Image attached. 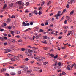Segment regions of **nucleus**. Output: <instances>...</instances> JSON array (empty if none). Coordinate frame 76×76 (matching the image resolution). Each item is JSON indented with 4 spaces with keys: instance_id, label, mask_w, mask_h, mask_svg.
Instances as JSON below:
<instances>
[{
    "instance_id": "nucleus-1",
    "label": "nucleus",
    "mask_w": 76,
    "mask_h": 76,
    "mask_svg": "<svg viewBox=\"0 0 76 76\" xmlns=\"http://www.w3.org/2000/svg\"><path fill=\"white\" fill-rule=\"evenodd\" d=\"M28 69H29L28 67L26 66L24 67L23 70L25 71V72L27 71V74H30V73L32 72V71L31 70H28Z\"/></svg>"
},
{
    "instance_id": "nucleus-2",
    "label": "nucleus",
    "mask_w": 76,
    "mask_h": 76,
    "mask_svg": "<svg viewBox=\"0 0 76 76\" xmlns=\"http://www.w3.org/2000/svg\"><path fill=\"white\" fill-rule=\"evenodd\" d=\"M18 4L20 5L19 7V9L23 8V7L24 6V5H25L24 3L22 2V1H19L18 2Z\"/></svg>"
},
{
    "instance_id": "nucleus-3",
    "label": "nucleus",
    "mask_w": 76,
    "mask_h": 76,
    "mask_svg": "<svg viewBox=\"0 0 76 76\" xmlns=\"http://www.w3.org/2000/svg\"><path fill=\"white\" fill-rule=\"evenodd\" d=\"M34 59H36L37 60V61H42L44 59H45L44 58H42V57H34Z\"/></svg>"
},
{
    "instance_id": "nucleus-4",
    "label": "nucleus",
    "mask_w": 76,
    "mask_h": 76,
    "mask_svg": "<svg viewBox=\"0 0 76 76\" xmlns=\"http://www.w3.org/2000/svg\"><path fill=\"white\" fill-rule=\"evenodd\" d=\"M66 19L68 22H71L72 21V19L68 16H66Z\"/></svg>"
},
{
    "instance_id": "nucleus-5",
    "label": "nucleus",
    "mask_w": 76,
    "mask_h": 76,
    "mask_svg": "<svg viewBox=\"0 0 76 76\" xmlns=\"http://www.w3.org/2000/svg\"><path fill=\"white\" fill-rule=\"evenodd\" d=\"M60 16V15L59 13H58L57 14H56L55 16V17H56V19H58V16Z\"/></svg>"
},
{
    "instance_id": "nucleus-6",
    "label": "nucleus",
    "mask_w": 76,
    "mask_h": 76,
    "mask_svg": "<svg viewBox=\"0 0 76 76\" xmlns=\"http://www.w3.org/2000/svg\"><path fill=\"white\" fill-rule=\"evenodd\" d=\"M73 33V31H69L68 32V34L67 35V36H69L71 34Z\"/></svg>"
},
{
    "instance_id": "nucleus-7",
    "label": "nucleus",
    "mask_w": 76,
    "mask_h": 76,
    "mask_svg": "<svg viewBox=\"0 0 76 76\" xmlns=\"http://www.w3.org/2000/svg\"><path fill=\"white\" fill-rule=\"evenodd\" d=\"M15 33L16 34H17V35H19L20 34V31L16 30Z\"/></svg>"
},
{
    "instance_id": "nucleus-8",
    "label": "nucleus",
    "mask_w": 76,
    "mask_h": 76,
    "mask_svg": "<svg viewBox=\"0 0 76 76\" xmlns=\"http://www.w3.org/2000/svg\"><path fill=\"white\" fill-rule=\"evenodd\" d=\"M6 70V69L5 68H3L2 69H1V72H5Z\"/></svg>"
},
{
    "instance_id": "nucleus-9",
    "label": "nucleus",
    "mask_w": 76,
    "mask_h": 76,
    "mask_svg": "<svg viewBox=\"0 0 76 76\" xmlns=\"http://www.w3.org/2000/svg\"><path fill=\"white\" fill-rule=\"evenodd\" d=\"M15 60H19V56L14 57Z\"/></svg>"
},
{
    "instance_id": "nucleus-10",
    "label": "nucleus",
    "mask_w": 76,
    "mask_h": 76,
    "mask_svg": "<svg viewBox=\"0 0 76 76\" xmlns=\"http://www.w3.org/2000/svg\"><path fill=\"white\" fill-rule=\"evenodd\" d=\"M66 69L68 70H70L71 69V66L70 65H68Z\"/></svg>"
},
{
    "instance_id": "nucleus-11",
    "label": "nucleus",
    "mask_w": 76,
    "mask_h": 76,
    "mask_svg": "<svg viewBox=\"0 0 76 76\" xmlns=\"http://www.w3.org/2000/svg\"><path fill=\"white\" fill-rule=\"evenodd\" d=\"M38 68L37 67H35L34 68L33 71H34V72H37V71H38Z\"/></svg>"
},
{
    "instance_id": "nucleus-12",
    "label": "nucleus",
    "mask_w": 76,
    "mask_h": 76,
    "mask_svg": "<svg viewBox=\"0 0 76 76\" xmlns=\"http://www.w3.org/2000/svg\"><path fill=\"white\" fill-rule=\"evenodd\" d=\"M22 24V26H26V23L25 22H23Z\"/></svg>"
},
{
    "instance_id": "nucleus-13",
    "label": "nucleus",
    "mask_w": 76,
    "mask_h": 76,
    "mask_svg": "<svg viewBox=\"0 0 76 76\" xmlns=\"http://www.w3.org/2000/svg\"><path fill=\"white\" fill-rule=\"evenodd\" d=\"M4 50L6 51H7V52L8 53L9 52H10V51H11V50H10V49H6Z\"/></svg>"
},
{
    "instance_id": "nucleus-14",
    "label": "nucleus",
    "mask_w": 76,
    "mask_h": 76,
    "mask_svg": "<svg viewBox=\"0 0 76 76\" xmlns=\"http://www.w3.org/2000/svg\"><path fill=\"white\" fill-rule=\"evenodd\" d=\"M32 54L30 53H27V55L28 56H31Z\"/></svg>"
},
{
    "instance_id": "nucleus-15",
    "label": "nucleus",
    "mask_w": 76,
    "mask_h": 76,
    "mask_svg": "<svg viewBox=\"0 0 76 76\" xmlns=\"http://www.w3.org/2000/svg\"><path fill=\"white\" fill-rule=\"evenodd\" d=\"M8 56L9 57H12L14 56V55L12 54H8Z\"/></svg>"
},
{
    "instance_id": "nucleus-16",
    "label": "nucleus",
    "mask_w": 76,
    "mask_h": 76,
    "mask_svg": "<svg viewBox=\"0 0 76 76\" xmlns=\"http://www.w3.org/2000/svg\"><path fill=\"white\" fill-rule=\"evenodd\" d=\"M43 38H44L45 39H49L50 38L49 37H47V36H44L43 37Z\"/></svg>"
},
{
    "instance_id": "nucleus-17",
    "label": "nucleus",
    "mask_w": 76,
    "mask_h": 76,
    "mask_svg": "<svg viewBox=\"0 0 76 76\" xmlns=\"http://www.w3.org/2000/svg\"><path fill=\"white\" fill-rule=\"evenodd\" d=\"M72 1L70 0H69L67 2V4H72Z\"/></svg>"
},
{
    "instance_id": "nucleus-18",
    "label": "nucleus",
    "mask_w": 76,
    "mask_h": 76,
    "mask_svg": "<svg viewBox=\"0 0 76 76\" xmlns=\"http://www.w3.org/2000/svg\"><path fill=\"white\" fill-rule=\"evenodd\" d=\"M64 29H69V26H64Z\"/></svg>"
},
{
    "instance_id": "nucleus-19",
    "label": "nucleus",
    "mask_w": 76,
    "mask_h": 76,
    "mask_svg": "<svg viewBox=\"0 0 76 76\" xmlns=\"http://www.w3.org/2000/svg\"><path fill=\"white\" fill-rule=\"evenodd\" d=\"M11 34H12V35H13V36H15V34H14V31H11L10 32Z\"/></svg>"
},
{
    "instance_id": "nucleus-20",
    "label": "nucleus",
    "mask_w": 76,
    "mask_h": 76,
    "mask_svg": "<svg viewBox=\"0 0 76 76\" xmlns=\"http://www.w3.org/2000/svg\"><path fill=\"white\" fill-rule=\"evenodd\" d=\"M10 20H10V18H9L7 20V23H9V22H10Z\"/></svg>"
},
{
    "instance_id": "nucleus-21",
    "label": "nucleus",
    "mask_w": 76,
    "mask_h": 76,
    "mask_svg": "<svg viewBox=\"0 0 76 76\" xmlns=\"http://www.w3.org/2000/svg\"><path fill=\"white\" fill-rule=\"evenodd\" d=\"M28 12H29V10L28 9L26 10L25 11V13H28Z\"/></svg>"
},
{
    "instance_id": "nucleus-22",
    "label": "nucleus",
    "mask_w": 76,
    "mask_h": 76,
    "mask_svg": "<svg viewBox=\"0 0 76 76\" xmlns=\"http://www.w3.org/2000/svg\"><path fill=\"white\" fill-rule=\"evenodd\" d=\"M11 60L12 61H15V59L14 57L13 58H11Z\"/></svg>"
},
{
    "instance_id": "nucleus-23",
    "label": "nucleus",
    "mask_w": 76,
    "mask_h": 76,
    "mask_svg": "<svg viewBox=\"0 0 76 76\" xmlns=\"http://www.w3.org/2000/svg\"><path fill=\"white\" fill-rule=\"evenodd\" d=\"M28 52H29V53H33L34 52V51L32 50H31L30 49H28Z\"/></svg>"
},
{
    "instance_id": "nucleus-24",
    "label": "nucleus",
    "mask_w": 76,
    "mask_h": 76,
    "mask_svg": "<svg viewBox=\"0 0 76 76\" xmlns=\"http://www.w3.org/2000/svg\"><path fill=\"white\" fill-rule=\"evenodd\" d=\"M57 62H56L55 64H53L52 66H57Z\"/></svg>"
},
{
    "instance_id": "nucleus-25",
    "label": "nucleus",
    "mask_w": 76,
    "mask_h": 76,
    "mask_svg": "<svg viewBox=\"0 0 76 76\" xmlns=\"http://www.w3.org/2000/svg\"><path fill=\"white\" fill-rule=\"evenodd\" d=\"M13 3H11L10 4V7H12V6H13Z\"/></svg>"
},
{
    "instance_id": "nucleus-26",
    "label": "nucleus",
    "mask_w": 76,
    "mask_h": 76,
    "mask_svg": "<svg viewBox=\"0 0 76 76\" xmlns=\"http://www.w3.org/2000/svg\"><path fill=\"white\" fill-rule=\"evenodd\" d=\"M76 0H72L71 3H74L76 2Z\"/></svg>"
},
{
    "instance_id": "nucleus-27",
    "label": "nucleus",
    "mask_w": 76,
    "mask_h": 76,
    "mask_svg": "<svg viewBox=\"0 0 76 76\" xmlns=\"http://www.w3.org/2000/svg\"><path fill=\"white\" fill-rule=\"evenodd\" d=\"M41 42L43 44H47V43H46V41L45 40L42 41H41Z\"/></svg>"
},
{
    "instance_id": "nucleus-28",
    "label": "nucleus",
    "mask_w": 76,
    "mask_h": 76,
    "mask_svg": "<svg viewBox=\"0 0 76 76\" xmlns=\"http://www.w3.org/2000/svg\"><path fill=\"white\" fill-rule=\"evenodd\" d=\"M74 10H72V11L70 13V15H73V13H74Z\"/></svg>"
},
{
    "instance_id": "nucleus-29",
    "label": "nucleus",
    "mask_w": 76,
    "mask_h": 76,
    "mask_svg": "<svg viewBox=\"0 0 76 76\" xmlns=\"http://www.w3.org/2000/svg\"><path fill=\"white\" fill-rule=\"evenodd\" d=\"M58 64L59 66H62V64L61 62H59L58 63Z\"/></svg>"
},
{
    "instance_id": "nucleus-30",
    "label": "nucleus",
    "mask_w": 76,
    "mask_h": 76,
    "mask_svg": "<svg viewBox=\"0 0 76 76\" xmlns=\"http://www.w3.org/2000/svg\"><path fill=\"white\" fill-rule=\"evenodd\" d=\"M51 1H50L48 2L47 4L48 6V5H50V4H51Z\"/></svg>"
},
{
    "instance_id": "nucleus-31",
    "label": "nucleus",
    "mask_w": 76,
    "mask_h": 76,
    "mask_svg": "<svg viewBox=\"0 0 76 76\" xmlns=\"http://www.w3.org/2000/svg\"><path fill=\"white\" fill-rule=\"evenodd\" d=\"M43 63V65H44V66H45V65H46L47 64H48V62H44Z\"/></svg>"
},
{
    "instance_id": "nucleus-32",
    "label": "nucleus",
    "mask_w": 76,
    "mask_h": 76,
    "mask_svg": "<svg viewBox=\"0 0 76 76\" xmlns=\"http://www.w3.org/2000/svg\"><path fill=\"white\" fill-rule=\"evenodd\" d=\"M32 15V13H30L29 15V17H31V16H32V15Z\"/></svg>"
},
{
    "instance_id": "nucleus-33",
    "label": "nucleus",
    "mask_w": 76,
    "mask_h": 76,
    "mask_svg": "<svg viewBox=\"0 0 76 76\" xmlns=\"http://www.w3.org/2000/svg\"><path fill=\"white\" fill-rule=\"evenodd\" d=\"M40 35H41V34H40L39 35H38L36 37V38H39V36H40Z\"/></svg>"
},
{
    "instance_id": "nucleus-34",
    "label": "nucleus",
    "mask_w": 76,
    "mask_h": 76,
    "mask_svg": "<svg viewBox=\"0 0 76 76\" xmlns=\"http://www.w3.org/2000/svg\"><path fill=\"white\" fill-rule=\"evenodd\" d=\"M7 7V5L5 4L3 7V9H5V8H6V7Z\"/></svg>"
},
{
    "instance_id": "nucleus-35",
    "label": "nucleus",
    "mask_w": 76,
    "mask_h": 76,
    "mask_svg": "<svg viewBox=\"0 0 76 76\" xmlns=\"http://www.w3.org/2000/svg\"><path fill=\"white\" fill-rule=\"evenodd\" d=\"M0 31H1V32H3V31H4V28L1 29L0 28Z\"/></svg>"
},
{
    "instance_id": "nucleus-36",
    "label": "nucleus",
    "mask_w": 76,
    "mask_h": 76,
    "mask_svg": "<svg viewBox=\"0 0 76 76\" xmlns=\"http://www.w3.org/2000/svg\"><path fill=\"white\" fill-rule=\"evenodd\" d=\"M29 2H26V6H29Z\"/></svg>"
},
{
    "instance_id": "nucleus-37",
    "label": "nucleus",
    "mask_w": 76,
    "mask_h": 76,
    "mask_svg": "<svg viewBox=\"0 0 76 76\" xmlns=\"http://www.w3.org/2000/svg\"><path fill=\"white\" fill-rule=\"evenodd\" d=\"M34 13L35 14V15H38V12H37V11H34Z\"/></svg>"
},
{
    "instance_id": "nucleus-38",
    "label": "nucleus",
    "mask_w": 76,
    "mask_h": 76,
    "mask_svg": "<svg viewBox=\"0 0 76 76\" xmlns=\"http://www.w3.org/2000/svg\"><path fill=\"white\" fill-rule=\"evenodd\" d=\"M10 73L11 75H12V76H14V75H15V74L14 72H11Z\"/></svg>"
},
{
    "instance_id": "nucleus-39",
    "label": "nucleus",
    "mask_w": 76,
    "mask_h": 76,
    "mask_svg": "<svg viewBox=\"0 0 76 76\" xmlns=\"http://www.w3.org/2000/svg\"><path fill=\"white\" fill-rule=\"evenodd\" d=\"M75 63H74V64H72V65L71 66V68H73V67L74 66H75Z\"/></svg>"
},
{
    "instance_id": "nucleus-40",
    "label": "nucleus",
    "mask_w": 76,
    "mask_h": 76,
    "mask_svg": "<svg viewBox=\"0 0 76 76\" xmlns=\"http://www.w3.org/2000/svg\"><path fill=\"white\" fill-rule=\"evenodd\" d=\"M18 74H21V73H22V72H21V71H18Z\"/></svg>"
},
{
    "instance_id": "nucleus-41",
    "label": "nucleus",
    "mask_w": 76,
    "mask_h": 76,
    "mask_svg": "<svg viewBox=\"0 0 76 76\" xmlns=\"http://www.w3.org/2000/svg\"><path fill=\"white\" fill-rule=\"evenodd\" d=\"M44 1H43L42 2V3L41 4V6H43L44 5Z\"/></svg>"
},
{
    "instance_id": "nucleus-42",
    "label": "nucleus",
    "mask_w": 76,
    "mask_h": 76,
    "mask_svg": "<svg viewBox=\"0 0 76 76\" xmlns=\"http://www.w3.org/2000/svg\"><path fill=\"white\" fill-rule=\"evenodd\" d=\"M62 74L63 75H66V73H65V72H64L62 73Z\"/></svg>"
},
{
    "instance_id": "nucleus-43",
    "label": "nucleus",
    "mask_w": 76,
    "mask_h": 76,
    "mask_svg": "<svg viewBox=\"0 0 76 76\" xmlns=\"http://www.w3.org/2000/svg\"><path fill=\"white\" fill-rule=\"evenodd\" d=\"M16 38H21V37L19 35H17L15 36Z\"/></svg>"
},
{
    "instance_id": "nucleus-44",
    "label": "nucleus",
    "mask_w": 76,
    "mask_h": 76,
    "mask_svg": "<svg viewBox=\"0 0 76 76\" xmlns=\"http://www.w3.org/2000/svg\"><path fill=\"white\" fill-rule=\"evenodd\" d=\"M40 32H43L44 30H42V29H40Z\"/></svg>"
},
{
    "instance_id": "nucleus-45",
    "label": "nucleus",
    "mask_w": 76,
    "mask_h": 76,
    "mask_svg": "<svg viewBox=\"0 0 76 76\" xmlns=\"http://www.w3.org/2000/svg\"><path fill=\"white\" fill-rule=\"evenodd\" d=\"M29 58H25V60L26 61H28V60H29Z\"/></svg>"
},
{
    "instance_id": "nucleus-46",
    "label": "nucleus",
    "mask_w": 76,
    "mask_h": 76,
    "mask_svg": "<svg viewBox=\"0 0 76 76\" xmlns=\"http://www.w3.org/2000/svg\"><path fill=\"white\" fill-rule=\"evenodd\" d=\"M48 31H52V29L51 28H49L48 29Z\"/></svg>"
},
{
    "instance_id": "nucleus-47",
    "label": "nucleus",
    "mask_w": 76,
    "mask_h": 76,
    "mask_svg": "<svg viewBox=\"0 0 76 76\" xmlns=\"http://www.w3.org/2000/svg\"><path fill=\"white\" fill-rule=\"evenodd\" d=\"M25 50V49L23 48H22L21 49V51H24Z\"/></svg>"
},
{
    "instance_id": "nucleus-48",
    "label": "nucleus",
    "mask_w": 76,
    "mask_h": 76,
    "mask_svg": "<svg viewBox=\"0 0 76 76\" xmlns=\"http://www.w3.org/2000/svg\"><path fill=\"white\" fill-rule=\"evenodd\" d=\"M42 72V69H40L38 71L39 73H41V72Z\"/></svg>"
},
{
    "instance_id": "nucleus-49",
    "label": "nucleus",
    "mask_w": 76,
    "mask_h": 76,
    "mask_svg": "<svg viewBox=\"0 0 76 76\" xmlns=\"http://www.w3.org/2000/svg\"><path fill=\"white\" fill-rule=\"evenodd\" d=\"M52 21L54 22V18H52Z\"/></svg>"
},
{
    "instance_id": "nucleus-50",
    "label": "nucleus",
    "mask_w": 76,
    "mask_h": 76,
    "mask_svg": "<svg viewBox=\"0 0 76 76\" xmlns=\"http://www.w3.org/2000/svg\"><path fill=\"white\" fill-rule=\"evenodd\" d=\"M29 29H30V28H28L26 30H25V31H24V32H26V31H28L29 30Z\"/></svg>"
},
{
    "instance_id": "nucleus-51",
    "label": "nucleus",
    "mask_w": 76,
    "mask_h": 76,
    "mask_svg": "<svg viewBox=\"0 0 76 76\" xmlns=\"http://www.w3.org/2000/svg\"><path fill=\"white\" fill-rule=\"evenodd\" d=\"M5 75L6 76H10L9 74L8 73L5 74Z\"/></svg>"
},
{
    "instance_id": "nucleus-52",
    "label": "nucleus",
    "mask_w": 76,
    "mask_h": 76,
    "mask_svg": "<svg viewBox=\"0 0 76 76\" xmlns=\"http://www.w3.org/2000/svg\"><path fill=\"white\" fill-rule=\"evenodd\" d=\"M69 7H70V5L68 4L66 6V7H67V8H69Z\"/></svg>"
},
{
    "instance_id": "nucleus-53",
    "label": "nucleus",
    "mask_w": 76,
    "mask_h": 76,
    "mask_svg": "<svg viewBox=\"0 0 76 76\" xmlns=\"http://www.w3.org/2000/svg\"><path fill=\"white\" fill-rule=\"evenodd\" d=\"M3 38H4V39H5V40H6V39H7V37H4Z\"/></svg>"
},
{
    "instance_id": "nucleus-54",
    "label": "nucleus",
    "mask_w": 76,
    "mask_h": 76,
    "mask_svg": "<svg viewBox=\"0 0 76 76\" xmlns=\"http://www.w3.org/2000/svg\"><path fill=\"white\" fill-rule=\"evenodd\" d=\"M7 42L4 43V45L5 46H6V45H7Z\"/></svg>"
},
{
    "instance_id": "nucleus-55",
    "label": "nucleus",
    "mask_w": 76,
    "mask_h": 76,
    "mask_svg": "<svg viewBox=\"0 0 76 76\" xmlns=\"http://www.w3.org/2000/svg\"><path fill=\"white\" fill-rule=\"evenodd\" d=\"M36 64L38 65H39L40 64V62H37L36 63Z\"/></svg>"
},
{
    "instance_id": "nucleus-56",
    "label": "nucleus",
    "mask_w": 76,
    "mask_h": 76,
    "mask_svg": "<svg viewBox=\"0 0 76 76\" xmlns=\"http://www.w3.org/2000/svg\"><path fill=\"white\" fill-rule=\"evenodd\" d=\"M53 26V24H51L50 25V26H49V28H51V27H52Z\"/></svg>"
},
{
    "instance_id": "nucleus-57",
    "label": "nucleus",
    "mask_w": 76,
    "mask_h": 76,
    "mask_svg": "<svg viewBox=\"0 0 76 76\" xmlns=\"http://www.w3.org/2000/svg\"><path fill=\"white\" fill-rule=\"evenodd\" d=\"M18 41L19 42H22V39H20V40H18Z\"/></svg>"
},
{
    "instance_id": "nucleus-58",
    "label": "nucleus",
    "mask_w": 76,
    "mask_h": 76,
    "mask_svg": "<svg viewBox=\"0 0 76 76\" xmlns=\"http://www.w3.org/2000/svg\"><path fill=\"white\" fill-rule=\"evenodd\" d=\"M42 12H41V11H39V15H41L42 14Z\"/></svg>"
},
{
    "instance_id": "nucleus-59",
    "label": "nucleus",
    "mask_w": 76,
    "mask_h": 76,
    "mask_svg": "<svg viewBox=\"0 0 76 76\" xmlns=\"http://www.w3.org/2000/svg\"><path fill=\"white\" fill-rule=\"evenodd\" d=\"M7 28H8L9 29H11V27H10H10L7 26Z\"/></svg>"
},
{
    "instance_id": "nucleus-60",
    "label": "nucleus",
    "mask_w": 76,
    "mask_h": 76,
    "mask_svg": "<svg viewBox=\"0 0 76 76\" xmlns=\"http://www.w3.org/2000/svg\"><path fill=\"white\" fill-rule=\"evenodd\" d=\"M58 39H60L61 38H62V37L61 36H59L58 37Z\"/></svg>"
},
{
    "instance_id": "nucleus-61",
    "label": "nucleus",
    "mask_w": 76,
    "mask_h": 76,
    "mask_svg": "<svg viewBox=\"0 0 76 76\" xmlns=\"http://www.w3.org/2000/svg\"><path fill=\"white\" fill-rule=\"evenodd\" d=\"M24 67H25V66L22 65V66H21L20 68H23Z\"/></svg>"
},
{
    "instance_id": "nucleus-62",
    "label": "nucleus",
    "mask_w": 76,
    "mask_h": 76,
    "mask_svg": "<svg viewBox=\"0 0 76 76\" xmlns=\"http://www.w3.org/2000/svg\"><path fill=\"white\" fill-rule=\"evenodd\" d=\"M74 68L75 69H76V64H75V66H74Z\"/></svg>"
},
{
    "instance_id": "nucleus-63",
    "label": "nucleus",
    "mask_w": 76,
    "mask_h": 76,
    "mask_svg": "<svg viewBox=\"0 0 76 76\" xmlns=\"http://www.w3.org/2000/svg\"><path fill=\"white\" fill-rule=\"evenodd\" d=\"M64 23L65 24H66L67 23V20H65V21H64Z\"/></svg>"
},
{
    "instance_id": "nucleus-64",
    "label": "nucleus",
    "mask_w": 76,
    "mask_h": 76,
    "mask_svg": "<svg viewBox=\"0 0 76 76\" xmlns=\"http://www.w3.org/2000/svg\"><path fill=\"white\" fill-rule=\"evenodd\" d=\"M62 75H63L62 74L60 73V74H59V76H62Z\"/></svg>"
}]
</instances>
